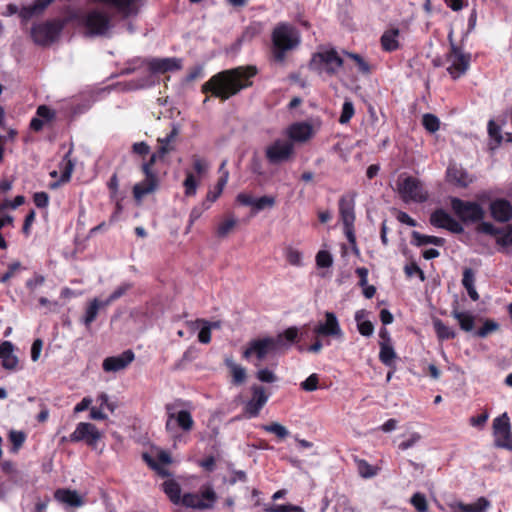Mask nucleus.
<instances>
[{
  "mask_svg": "<svg viewBox=\"0 0 512 512\" xmlns=\"http://www.w3.org/2000/svg\"><path fill=\"white\" fill-rule=\"evenodd\" d=\"M429 222L436 228L445 229L454 234L464 232L462 224L443 208L435 209L430 215Z\"/></svg>",
  "mask_w": 512,
  "mask_h": 512,
  "instance_id": "obj_12",
  "label": "nucleus"
},
{
  "mask_svg": "<svg viewBox=\"0 0 512 512\" xmlns=\"http://www.w3.org/2000/svg\"><path fill=\"white\" fill-rule=\"evenodd\" d=\"M261 429H263L264 431H266L268 433L275 434L276 437L280 440L287 438L290 434L288 429L278 422H271L269 424H264L261 426Z\"/></svg>",
  "mask_w": 512,
  "mask_h": 512,
  "instance_id": "obj_42",
  "label": "nucleus"
},
{
  "mask_svg": "<svg viewBox=\"0 0 512 512\" xmlns=\"http://www.w3.org/2000/svg\"><path fill=\"white\" fill-rule=\"evenodd\" d=\"M380 352H379V360L382 364L389 368H393V371H396L395 360L397 358V354L391 345V343L380 342Z\"/></svg>",
  "mask_w": 512,
  "mask_h": 512,
  "instance_id": "obj_30",
  "label": "nucleus"
},
{
  "mask_svg": "<svg viewBox=\"0 0 512 512\" xmlns=\"http://www.w3.org/2000/svg\"><path fill=\"white\" fill-rule=\"evenodd\" d=\"M148 69L151 73L164 74L167 72L177 71L182 68V59L171 58H151L147 60Z\"/></svg>",
  "mask_w": 512,
  "mask_h": 512,
  "instance_id": "obj_20",
  "label": "nucleus"
},
{
  "mask_svg": "<svg viewBox=\"0 0 512 512\" xmlns=\"http://www.w3.org/2000/svg\"><path fill=\"white\" fill-rule=\"evenodd\" d=\"M175 408H176V404L175 403H167L165 405V410H166V414H167V421H166V424H165V428L167 431H172L173 430V420H174V417L175 415L177 414V412H175Z\"/></svg>",
  "mask_w": 512,
  "mask_h": 512,
  "instance_id": "obj_64",
  "label": "nucleus"
},
{
  "mask_svg": "<svg viewBox=\"0 0 512 512\" xmlns=\"http://www.w3.org/2000/svg\"><path fill=\"white\" fill-rule=\"evenodd\" d=\"M134 359V352L131 349H128L119 355L106 357L103 360L102 368L105 372H119L126 369Z\"/></svg>",
  "mask_w": 512,
  "mask_h": 512,
  "instance_id": "obj_18",
  "label": "nucleus"
},
{
  "mask_svg": "<svg viewBox=\"0 0 512 512\" xmlns=\"http://www.w3.org/2000/svg\"><path fill=\"white\" fill-rule=\"evenodd\" d=\"M93 2L103 3L111 7L115 14L121 19L136 17L140 11L141 0H92Z\"/></svg>",
  "mask_w": 512,
  "mask_h": 512,
  "instance_id": "obj_16",
  "label": "nucleus"
},
{
  "mask_svg": "<svg viewBox=\"0 0 512 512\" xmlns=\"http://www.w3.org/2000/svg\"><path fill=\"white\" fill-rule=\"evenodd\" d=\"M184 193L186 196H194L197 191L198 181L191 172L186 173V178L183 182Z\"/></svg>",
  "mask_w": 512,
  "mask_h": 512,
  "instance_id": "obj_47",
  "label": "nucleus"
},
{
  "mask_svg": "<svg viewBox=\"0 0 512 512\" xmlns=\"http://www.w3.org/2000/svg\"><path fill=\"white\" fill-rule=\"evenodd\" d=\"M493 434L497 447L509 448L512 441L511 423L507 413L493 420Z\"/></svg>",
  "mask_w": 512,
  "mask_h": 512,
  "instance_id": "obj_14",
  "label": "nucleus"
},
{
  "mask_svg": "<svg viewBox=\"0 0 512 512\" xmlns=\"http://www.w3.org/2000/svg\"><path fill=\"white\" fill-rule=\"evenodd\" d=\"M294 156V144L288 140L276 139L265 149V157L271 165L289 162Z\"/></svg>",
  "mask_w": 512,
  "mask_h": 512,
  "instance_id": "obj_9",
  "label": "nucleus"
},
{
  "mask_svg": "<svg viewBox=\"0 0 512 512\" xmlns=\"http://www.w3.org/2000/svg\"><path fill=\"white\" fill-rule=\"evenodd\" d=\"M274 340L279 341L277 342L278 350L284 347H288L291 344L299 341V329L295 326H291L274 337Z\"/></svg>",
  "mask_w": 512,
  "mask_h": 512,
  "instance_id": "obj_29",
  "label": "nucleus"
},
{
  "mask_svg": "<svg viewBox=\"0 0 512 512\" xmlns=\"http://www.w3.org/2000/svg\"><path fill=\"white\" fill-rule=\"evenodd\" d=\"M132 287H133V285L131 283L121 284L109 295V297L106 300L102 301V305L103 306L110 305L112 302H114L115 300H117V299L121 298L123 295H125L127 293V291H129Z\"/></svg>",
  "mask_w": 512,
  "mask_h": 512,
  "instance_id": "obj_44",
  "label": "nucleus"
},
{
  "mask_svg": "<svg viewBox=\"0 0 512 512\" xmlns=\"http://www.w3.org/2000/svg\"><path fill=\"white\" fill-rule=\"evenodd\" d=\"M422 125L428 132L435 133L440 128V121L435 115L427 113L422 117Z\"/></svg>",
  "mask_w": 512,
  "mask_h": 512,
  "instance_id": "obj_46",
  "label": "nucleus"
},
{
  "mask_svg": "<svg viewBox=\"0 0 512 512\" xmlns=\"http://www.w3.org/2000/svg\"><path fill=\"white\" fill-rule=\"evenodd\" d=\"M447 180L458 187L466 188L472 182L468 172L462 167L451 165L447 168Z\"/></svg>",
  "mask_w": 512,
  "mask_h": 512,
  "instance_id": "obj_27",
  "label": "nucleus"
},
{
  "mask_svg": "<svg viewBox=\"0 0 512 512\" xmlns=\"http://www.w3.org/2000/svg\"><path fill=\"white\" fill-rule=\"evenodd\" d=\"M165 156H160L159 155V151L157 150L155 153H153L149 160L147 162H144L142 164V172L144 174H155L153 172V166L155 165V163L157 162L158 159H162L164 158Z\"/></svg>",
  "mask_w": 512,
  "mask_h": 512,
  "instance_id": "obj_62",
  "label": "nucleus"
},
{
  "mask_svg": "<svg viewBox=\"0 0 512 512\" xmlns=\"http://www.w3.org/2000/svg\"><path fill=\"white\" fill-rule=\"evenodd\" d=\"M445 239L442 238V237H437V236H430V235H424V234H421L420 232L418 231H413L412 232V241L411 243L415 246H423V245H427V244H432V245H435V246H444L445 245Z\"/></svg>",
  "mask_w": 512,
  "mask_h": 512,
  "instance_id": "obj_33",
  "label": "nucleus"
},
{
  "mask_svg": "<svg viewBox=\"0 0 512 512\" xmlns=\"http://www.w3.org/2000/svg\"><path fill=\"white\" fill-rule=\"evenodd\" d=\"M490 506L491 502L486 497L481 496L471 504L458 502L455 508L460 512H485Z\"/></svg>",
  "mask_w": 512,
  "mask_h": 512,
  "instance_id": "obj_31",
  "label": "nucleus"
},
{
  "mask_svg": "<svg viewBox=\"0 0 512 512\" xmlns=\"http://www.w3.org/2000/svg\"><path fill=\"white\" fill-rule=\"evenodd\" d=\"M225 364L230 370V373L232 376V383L234 385H240L245 382V380H246L245 368L234 363L231 359H226Z\"/></svg>",
  "mask_w": 512,
  "mask_h": 512,
  "instance_id": "obj_38",
  "label": "nucleus"
},
{
  "mask_svg": "<svg viewBox=\"0 0 512 512\" xmlns=\"http://www.w3.org/2000/svg\"><path fill=\"white\" fill-rule=\"evenodd\" d=\"M355 192H349L340 197L338 201L339 216L342 224L354 223L355 215Z\"/></svg>",
  "mask_w": 512,
  "mask_h": 512,
  "instance_id": "obj_21",
  "label": "nucleus"
},
{
  "mask_svg": "<svg viewBox=\"0 0 512 512\" xmlns=\"http://www.w3.org/2000/svg\"><path fill=\"white\" fill-rule=\"evenodd\" d=\"M480 222L481 223H479L476 228L478 233H483L490 236H497L503 232V228L495 227L490 222H484L483 220Z\"/></svg>",
  "mask_w": 512,
  "mask_h": 512,
  "instance_id": "obj_49",
  "label": "nucleus"
},
{
  "mask_svg": "<svg viewBox=\"0 0 512 512\" xmlns=\"http://www.w3.org/2000/svg\"><path fill=\"white\" fill-rule=\"evenodd\" d=\"M367 315L365 309L356 311L355 321L357 322V329L362 336L370 337L374 332V325L369 320H364Z\"/></svg>",
  "mask_w": 512,
  "mask_h": 512,
  "instance_id": "obj_34",
  "label": "nucleus"
},
{
  "mask_svg": "<svg viewBox=\"0 0 512 512\" xmlns=\"http://www.w3.org/2000/svg\"><path fill=\"white\" fill-rule=\"evenodd\" d=\"M276 203V199L274 196L265 195L260 198L255 199L254 202V210L256 212L264 210L266 208H272Z\"/></svg>",
  "mask_w": 512,
  "mask_h": 512,
  "instance_id": "obj_51",
  "label": "nucleus"
},
{
  "mask_svg": "<svg viewBox=\"0 0 512 512\" xmlns=\"http://www.w3.org/2000/svg\"><path fill=\"white\" fill-rule=\"evenodd\" d=\"M103 433L92 423L80 422L70 434L69 440L74 443L83 442L91 449H96L102 440Z\"/></svg>",
  "mask_w": 512,
  "mask_h": 512,
  "instance_id": "obj_10",
  "label": "nucleus"
},
{
  "mask_svg": "<svg viewBox=\"0 0 512 512\" xmlns=\"http://www.w3.org/2000/svg\"><path fill=\"white\" fill-rule=\"evenodd\" d=\"M475 273L471 268H465L463 271L462 285L467 290L469 297L473 301L479 300V294L475 289Z\"/></svg>",
  "mask_w": 512,
  "mask_h": 512,
  "instance_id": "obj_35",
  "label": "nucleus"
},
{
  "mask_svg": "<svg viewBox=\"0 0 512 512\" xmlns=\"http://www.w3.org/2000/svg\"><path fill=\"white\" fill-rule=\"evenodd\" d=\"M410 503L418 512H426L428 510V503L424 494L416 492L412 495Z\"/></svg>",
  "mask_w": 512,
  "mask_h": 512,
  "instance_id": "obj_48",
  "label": "nucleus"
},
{
  "mask_svg": "<svg viewBox=\"0 0 512 512\" xmlns=\"http://www.w3.org/2000/svg\"><path fill=\"white\" fill-rule=\"evenodd\" d=\"M178 134V128L173 126L172 130L165 137L158 138L157 142L159 143V147L157 150L159 151L160 156H165L174 150L173 143L175 142Z\"/></svg>",
  "mask_w": 512,
  "mask_h": 512,
  "instance_id": "obj_32",
  "label": "nucleus"
},
{
  "mask_svg": "<svg viewBox=\"0 0 512 512\" xmlns=\"http://www.w3.org/2000/svg\"><path fill=\"white\" fill-rule=\"evenodd\" d=\"M398 36H399V29L393 28L390 30H387L383 33L381 36V45L383 50L391 52L395 51L399 47L398 42Z\"/></svg>",
  "mask_w": 512,
  "mask_h": 512,
  "instance_id": "obj_36",
  "label": "nucleus"
},
{
  "mask_svg": "<svg viewBox=\"0 0 512 512\" xmlns=\"http://www.w3.org/2000/svg\"><path fill=\"white\" fill-rule=\"evenodd\" d=\"M26 435L22 431L11 430L9 433V440L11 441L13 451H17L25 442Z\"/></svg>",
  "mask_w": 512,
  "mask_h": 512,
  "instance_id": "obj_55",
  "label": "nucleus"
},
{
  "mask_svg": "<svg viewBox=\"0 0 512 512\" xmlns=\"http://www.w3.org/2000/svg\"><path fill=\"white\" fill-rule=\"evenodd\" d=\"M54 110L50 109L45 105H41L37 108L35 116L30 121V129L39 132L45 126L50 125L55 119Z\"/></svg>",
  "mask_w": 512,
  "mask_h": 512,
  "instance_id": "obj_24",
  "label": "nucleus"
},
{
  "mask_svg": "<svg viewBox=\"0 0 512 512\" xmlns=\"http://www.w3.org/2000/svg\"><path fill=\"white\" fill-rule=\"evenodd\" d=\"M491 217L500 223H506L512 219V204L504 198L493 200L489 205Z\"/></svg>",
  "mask_w": 512,
  "mask_h": 512,
  "instance_id": "obj_23",
  "label": "nucleus"
},
{
  "mask_svg": "<svg viewBox=\"0 0 512 512\" xmlns=\"http://www.w3.org/2000/svg\"><path fill=\"white\" fill-rule=\"evenodd\" d=\"M285 256H286V260L288 261L289 264L294 265V266L301 265L302 254L300 251H298L292 247H288L285 251Z\"/></svg>",
  "mask_w": 512,
  "mask_h": 512,
  "instance_id": "obj_59",
  "label": "nucleus"
},
{
  "mask_svg": "<svg viewBox=\"0 0 512 512\" xmlns=\"http://www.w3.org/2000/svg\"><path fill=\"white\" fill-rule=\"evenodd\" d=\"M397 192L405 202L424 203L428 200V193L421 181L413 176L399 178L397 181Z\"/></svg>",
  "mask_w": 512,
  "mask_h": 512,
  "instance_id": "obj_7",
  "label": "nucleus"
},
{
  "mask_svg": "<svg viewBox=\"0 0 512 512\" xmlns=\"http://www.w3.org/2000/svg\"><path fill=\"white\" fill-rule=\"evenodd\" d=\"M421 435L417 432H413L407 440L402 441L398 444L399 450H407L416 445L421 440Z\"/></svg>",
  "mask_w": 512,
  "mask_h": 512,
  "instance_id": "obj_63",
  "label": "nucleus"
},
{
  "mask_svg": "<svg viewBox=\"0 0 512 512\" xmlns=\"http://www.w3.org/2000/svg\"><path fill=\"white\" fill-rule=\"evenodd\" d=\"M499 329V324L494 320L487 319L483 326L476 331V335L480 338L487 337L490 333L495 332Z\"/></svg>",
  "mask_w": 512,
  "mask_h": 512,
  "instance_id": "obj_50",
  "label": "nucleus"
},
{
  "mask_svg": "<svg viewBox=\"0 0 512 512\" xmlns=\"http://www.w3.org/2000/svg\"><path fill=\"white\" fill-rule=\"evenodd\" d=\"M53 1L33 0L32 3L22 6L20 9L21 25H26L31 19L42 16Z\"/></svg>",
  "mask_w": 512,
  "mask_h": 512,
  "instance_id": "obj_22",
  "label": "nucleus"
},
{
  "mask_svg": "<svg viewBox=\"0 0 512 512\" xmlns=\"http://www.w3.org/2000/svg\"><path fill=\"white\" fill-rule=\"evenodd\" d=\"M325 321L318 322L312 329L314 336L322 337H334L341 339L343 337V331L339 324L338 318L333 312H325Z\"/></svg>",
  "mask_w": 512,
  "mask_h": 512,
  "instance_id": "obj_13",
  "label": "nucleus"
},
{
  "mask_svg": "<svg viewBox=\"0 0 512 512\" xmlns=\"http://www.w3.org/2000/svg\"><path fill=\"white\" fill-rule=\"evenodd\" d=\"M343 66V59L335 49L325 50L313 54L309 68L319 75H334Z\"/></svg>",
  "mask_w": 512,
  "mask_h": 512,
  "instance_id": "obj_6",
  "label": "nucleus"
},
{
  "mask_svg": "<svg viewBox=\"0 0 512 512\" xmlns=\"http://www.w3.org/2000/svg\"><path fill=\"white\" fill-rule=\"evenodd\" d=\"M102 305V301L97 298L93 299L87 306L84 316V323L86 326L90 325L97 317L98 311Z\"/></svg>",
  "mask_w": 512,
  "mask_h": 512,
  "instance_id": "obj_43",
  "label": "nucleus"
},
{
  "mask_svg": "<svg viewBox=\"0 0 512 512\" xmlns=\"http://www.w3.org/2000/svg\"><path fill=\"white\" fill-rule=\"evenodd\" d=\"M297 30L286 23L277 25L272 32L273 56L275 61L283 62L286 53L299 45Z\"/></svg>",
  "mask_w": 512,
  "mask_h": 512,
  "instance_id": "obj_3",
  "label": "nucleus"
},
{
  "mask_svg": "<svg viewBox=\"0 0 512 512\" xmlns=\"http://www.w3.org/2000/svg\"><path fill=\"white\" fill-rule=\"evenodd\" d=\"M354 115V107H353V104L349 101H346L344 104H343V107H342V112H341V115L339 117V122L341 124H346L350 121V119L353 117Z\"/></svg>",
  "mask_w": 512,
  "mask_h": 512,
  "instance_id": "obj_60",
  "label": "nucleus"
},
{
  "mask_svg": "<svg viewBox=\"0 0 512 512\" xmlns=\"http://www.w3.org/2000/svg\"><path fill=\"white\" fill-rule=\"evenodd\" d=\"M433 326L436 332V335L439 340H451L456 337V332L447 326L444 322H442L440 319H436L433 321Z\"/></svg>",
  "mask_w": 512,
  "mask_h": 512,
  "instance_id": "obj_40",
  "label": "nucleus"
},
{
  "mask_svg": "<svg viewBox=\"0 0 512 512\" xmlns=\"http://www.w3.org/2000/svg\"><path fill=\"white\" fill-rule=\"evenodd\" d=\"M451 316L458 321V324L463 331L470 332L473 330L475 317L470 312L460 311L458 309L457 302L453 305Z\"/></svg>",
  "mask_w": 512,
  "mask_h": 512,
  "instance_id": "obj_28",
  "label": "nucleus"
},
{
  "mask_svg": "<svg viewBox=\"0 0 512 512\" xmlns=\"http://www.w3.org/2000/svg\"><path fill=\"white\" fill-rule=\"evenodd\" d=\"M144 459L146 460L147 464L155 471H157L161 475H166V472L162 469L161 465H168L171 463V457L168 453L162 451L158 454L157 460L158 462L154 461L152 458H150L147 454H144Z\"/></svg>",
  "mask_w": 512,
  "mask_h": 512,
  "instance_id": "obj_39",
  "label": "nucleus"
},
{
  "mask_svg": "<svg viewBox=\"0 0 512 512\" xmlns=\"http://www.w3.org/2000/svg\"><path fill=\"white\" fill-rule=\"evenodd\" d=\"M251 392L252 397L244 406V411L249 418L257 417L269 398L263 386L253 385Z\"/></svg>",
  "mask_w": 512,
  "mask_h": 512,
  "instance_id": "obj_17",
  "label": "nucleus"
},
{
  "mask_svg": "<svg viewBox=\"0 0 512 512\" xmlns=\"http://www.w3.org/2000/svg\"><path fill=\"white\" fill-rule=\"evenodd\" d=\"M333 263L331 254L326 250H320L316 254V264L320 268H329Z\"/></svg>",
  "mask_w": 512,
  "mask_h": 512,
  "instance_id": "obj_56",
  "label": "nucleus"
},
{
  "mask_svg": "<svg viewBox=\"0 0 512 512\" xmlns=\"http://www.w3.org/2000/svg\"><path fill=\"white\" fill-rule=\"evenodd\" d=\"M84 504L83 498L75 491L66 489V505L71 507H79Z\"/></svg>",
  "mask_w": 512,
  "mask_h": 512,
  "instance_id": "obj_57",
  "label": "nucleus"
},
{
  "mask_svg": "<svg viewBox=\"0 0 512 512\" xmlns=\"http://www.w3.org/2000/svg\"><path fill=\"white\" fill-rule=\"evenodd\" d=\"M45 277L41 274L34 273V275L26 281V288L33 293L38 287L43 285Z\"/></svg>",
  "mask_w": 512,
  "mask_h": 512,
  "instance_id": "obj_61",
  "label": "nucleus"
},
{
  "mask_svg": "<svg viewBox=\"0 0 512 512\" xmlns=\"http://www.w3.org/2000/svg\"><path fill=\"white\" fill-rule=\"evenodd\" d=\"M64 29V18L49 19L34 23L30 28V38L41 47H49L59 40Z\"/></svg>",
  "mask_w": 512,
  "mask_h": 512,
  "instance_id": "obj_4",
  "label": "nucleus"
},
{
  "mask_svg": "<svg viewBox=\"0 0 512 512\" xmlns=\"http://www.w3.org/2000/svg\"><path fill=\"white\" fill-rule=\"evenodd\" d=\"M257 74L255 66H240L224 70L212 76L202 85V92L213 96H233L244 88L252 86V78Z\"/></svg>",
  "mask_w": 512,
  "mask_h": 512,
  "instance_id": "obj_1",
  "label": "nucleus"
},
{
  "mask_svg": "<svg viewBox=\"0 0 512 512\" xmlns=\"http://www.w3.org/2000/svg\"><path fill=\"white\" fill-rule=\"evenodd\" d=\"M319 384V376L316 373L308 376L301 384L300 387L302 390L307 392H312L318 389Z\"/></svg>",
  "mask_w": 512,
  "mask_h": 512,
  "instance_id": "obj_54",
  "label": "nucleus"
},
{
  "mask_svg": "<svg viewBox=\"0 0 512 512\" xmlns=\"http://www.w3.org/2000/svg\"><path fill=\"white\" fill-rule=\"evenodd\" d=\"M0 362L5 370H16L19 361L14 354V345L12 342L6 340L0 343Z\"/></svg>",
  "mask_w": 512,
  "mask_h": 512,
  "instance_id": "obj_25",
  "label": "nucleus"
},
{
  "mask_svg": "<svg viewBox=\"0 0 512 512\" xmlns=\"http://www.w3.org/2000/svg\"><path fill=\"white\" fill-rule=\"evenodd\" d=\"M357 468H358V472L359 474L363 477V478H371L373 476L376 475V470L375 468L370 465L366 460L364 459H361V460H358L357 461Z\"/></svg>",
  "mask_w": 512,
  "mask_h": 512,
  "instance_id": "obj_53",
  "label": "nucleus"
},
{
  "mask_svg": "<svg viewBox=\"0 0 512 512\" xmlns=\"http://www.w3.org/2000/svg\"><path fill=\"white\" fill-rule=\"evenodd\" d=\"M162 487L172 503H181L185 507L198 510L212 509L218 498L213 488L209 486L202 489L200 493H185L182 497L180 485L176 481L167 480Z\"/></svg>",
  "mask_w": 512,
  "mask_h": 512,
  "instance_id": "obj_2",
  "label": "nucleus"
},
{
  "mask_svg": "<svg viewBox=\"0 0 512 512\" xmlns=\"http://www.w3.org/2000/svg\"><path fill=\"white\" fill-rule=\"evenodd\" d=\"M496 238L497 245L501 247H509L512 245V225L503 228V232Z\"/></svg>",
  "mask_w": 512,
  "mask_h": 512,
  "instance_id": "obj_52",
  "label": "nucleus"
},
{
  "mask_svg": "<svg viewBox=\"0 0 512 512\" xmlns=\"http://www.w3.org/2000/svg\"><path fill=\"white\" fill-rule=\"evenodd\" d=\"M448 62L450 63L447 68L448 72L453 78H458L463 75L470 63V54H466L456 44H452V51L448 54Z\"/></svg>",
  "mask_w": 512,
  "mask_h": 512,
  "instance_id": "obj_15",
  "label": "nucleus"
},
{
  "mask_svg": "<svg viewBox=\"0 0 512 512\" xmlns=\"http://www.w3.org/2000/svg\"><path fill=\"white\" fill-rule=\"evenodd\" d=\"M450 204L454 214L463 223H478L485 218V211L477 202L452 197Z\"/></svg>",
  "mask_w": 512,
  "mask_h": 512,
  "instance_id": "obj_8",
  "label": "nucleus"
},
{
  "mask_svg": "<svg viewBox=\"0 0 512 512\" xmlns=\"http://www.w3.org/2000/svg\"><path fill=\"white\" fill-rule=\"evenodd\" d=\"M344 54L354 62L358 72L363 75H369L372 72L373 66L370 65L361 55L347 51H345Z\"/></svg>",
  "mask_w": 512,
  "mask_h": 512,
  "instance_id": "obj_41",
  "label": "nucleus"
},
{
  "mask_svg": "<svg viewBox=\"0 0 512 512\" xmlns=\"http://www.w3.org/2000/svg\"><path fill=\"white\" fill-rule=\"evenodd\" d=\"M277 342V340H274V337L253 339L244 349L242 356L245 359H249L254 355L259 361H262L268 354L278 350Z\"/></svg>",
  "mask_w": 512,
  "mask_h": 512,
  "instance_id": "obj_11",
  "label": "nucleus"
},
{
  "mask_svg": "<svg viewBox=\"0 0 512 512\" xmlns=\"http://www.w3.org/2000/svg\"><path fill=\"white\" fill-rule=\"evenodd\" d=\"M288 141L294 143H305L309 141L313 135V127L307 122H295L286 129Z\"/></svg>",
  "mask_w": 512,
  "mask_h": 512,
  "instance_id": "obj_19",
  "label": "nucleus"
},
{
  "mask_svg": "<svg viewBox=\"0 0 512 512\" xmlns=\"http://www.w3.org/2000/svg\"><path fill=\"white\" fill-rule=\"evenodd\" d=\"M84 34L88 37H104L113 28L112 18L109 13L100 8L89 10L81 19Z\"/></svg>",
  "mask_w": 512,
  "mask_h": 512,
  "instance_id": "obj_5",
  "label": "nucleus"
},
{
  "mask_svg": "<svg viewBox=\"0 0 512 512\" xmlns=\"http://www.w3.org/2000/svg\"><path fill=\"white\" fill-rule=\"evenodd\" d=\"M265 511L266 512H305L302 507L296 506L293 504L274 505L270 508H266Z\"/></svg>",
  "mask_w": 512,
  "mask_h": 512,
  "instance_id": "obj_58",
  "label": "nucleus"
},
{
  "mask_svg": "<svg viewBox=\"0 0 512 512\" xmlns=\"http://www.w3.org/2000/svg\"><path fill=\"white\" fill-rule=\"evenodd\" d=\"M236 224L237 220L233 216L225 219L217 227V236L220 238L226 237L233 230Z\"/></svg>",
  "mask_w": 512,
  "mask_h": 512,
  "instance_id": "obj_45",
  "label": "nucleus"
},
{
  "mask_svg": "<svg viewBox=\"0 0 512 512\" xmlns=\"http://www.w3.org/2000/svg\"><path fill=\"white\" fill-rule=\"evenodd\" d=\"M177 426L183 432H190L194 427V420L191 413L188 410H180L174 417Z\"/></svg>",
  "mask_w": 512,
  "mask_h": 512,
  "instance_id": "obj_37",
  "label": "nucleus"
},
{
  "mask_svg": "<svg viewBox=\"0 0 512 512\" xmlns=\"http://www.w3.org/2000/svg\"><path fill=\"white\" fill-rule=\"evenodd\" d=\"M145 179L133 187V196L136 200H141L145 195L152 193L158 187V178L156 174H144Z\"/></svg>",
  "mask_w": 512,
  "mask_h": 512,
  "instance_id": "obj_26",
  "label": "nucleus"
}]
</instances>
